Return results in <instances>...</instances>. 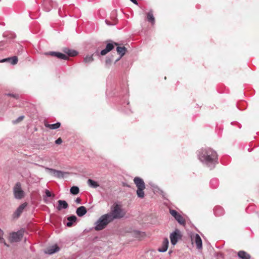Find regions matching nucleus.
I'll list each match as a JSON object with an SVG mask.
<instances>
[{
    "instance_id": "2",
    "label": "nucleus",
    "mask_w": 259,
    "mask_h": 259,
    "mask_svg": "<svg viewBox=\"0 0 259 259\" xmlns=\"http://www.w3.org/2000/svg\"><path fill=\"white\" fill-rule=\"evenodd\" d=\"M107 214L110 217V219L112 222L115 219L123 218L125 215V211L121 208L120 205L115 204L112 207L111 212Z\"/></svg>"
},
{
    "instance_id": "32",
    "label": "nucleus",
    "mask_w": 259,
    "mask_h": 259,
    "mask_svg": "<svg viewBox=\"0 0 259 259\" xmlns=\"http://www.w3.org/2000/svg\"><path fill=\"white\" fill-rule=\"evenodd\" d=\"M112 62V59L110 58H107L105 61V64L107 66H108L110 65Z\"/></svg>"
},
{
    "instance_id": "10",
    "label": "nucleus",
    "mask_w": 259,
    "mask_h": 259,
    "mask_svg": "<svg viewBox=\"0 0 259 259\" xmlns=\"http://www.w3.org/2000/svg\"><path fill=\"white\" fill-rule=\"evenodd\" d=\"M45 54L46 55H50L52 56L55 57L58 59H63L65 60H67L68 59V57L67 55L60 52L51 51L46 53Z\"/></svg>"
},
{
    "instance_id": "21",
    "label": "nucleus",
    "mask_w": 259,
    "mask_h": 259,
    "mask_svg": "<svg viewBox=\"0 0 259 259\" xmlns=\"http://www.w3.org/2000/svg\"><path fill=\"white\" fill-rule=\"evenodd\" d=\"M57 209L61 210L62 209H66L68 207V203L65 200H59L58 201Z\"/></svg>"
},
{
    "instance_id": "8",
    "label": "nucleus",
    "mask_w": 259,
    "mask_h": 259,
    "mask_svg": "<svg viewBox=\"0 0 259 259\" xmlns=\"http://www.w3.org/2000/svg\"><path fill=\"white\" fill-rule=\"evenodd\" d=\"M169 213L180 225H182L183 226L185 225V220L176 210L170 209Z\"/></svg>"
},
{
    "instance_id": "26",
    "label": "nucleus",
    "mask_w": 259,
    "mask_h": 259,
    "mask_svg": "<svg viewBox=\"0 0 259 259\" xmlns=\"http://www.w3.org/2000/svg\"><path fill=\"white\" fill-rule=\"evenodd\" d=\"M87 183L90 187L93 188H96L99 186V184L97 183V182L92 179H89L88 180Z\"/></svg>"
},
{
    "instance_id": "1",
    "label": "nucleus",
    "mask_w": 259,
    "mask_h": 259,
    "mask_svg": "<svg viewBox=\"0 0 259 259\" xmlns=\"http://www.w3.org/2000/svg\"><path fill=\"white\" fill-rule=\"evenodd\" d=\"M198 159L210 169L218 163V154L210 148H202L198 151Z\"/></svg>"
},
{
    "instance_id": "12",
    "label": "nucleus",
    "mask_w": 259,
    "mask_h": 259,
    "mask_svg": "<svg viewBox=\"0 0 259 259\" xmlns=\"http://www.w3.org/2000/svg\"><path fill=\"white\" fill-rule=\"evenodd\" d=\"M27 203L24 202L21 204L16 210V211L14 213V218H19L21 213L23 212L25 208L27 206Z\"/></svg>"
},
{
    "instance_id": "33",
    "label": "nucleus",
    "mask_w": 259,
    "mask_h": 259,
    "mask_svg": "<svg viewBox=\"0 0 259 259\" xmlns=\"http://www.w3.org/2000/svg\"><path fill=\"white\" fill-rule=\"evenodd\" d=\"M23 118H24L23 116H20L15 121H14V123H17V122L21 121L22 120H23Z\"/></svg>"
},
{
    "instance_id": "39",
    "label": "nucleus",
    "mask_w": 259,
    "mask_h": 259,
    "mask_svg": "<svg viewBox=\"0 0 259 259\" xmlns=\"http://www.w3.org/2000/svg\"><path fill=\"white\" fill-rule=\"evenodd\" d=\"M69 50V49H68V48H64L63 49V52L66 54V52H67V50Z\"/></svg>"
},
{
    "instance_id": "14",
    "label": "nucleus",
    "mask_w": 259,
    "mask_h": 259,
    "mask_svg": "<svg viewBox=\"0 0 259 259\" xmlns=\"http://www.w3.org/2000/svg\"><path fill=\"white\" fill-rule=\"evenodd\" d=\"M168 244V239L167 238H164L162 241L161 246L159 247L157 250L160 252H165L167 250Z\"/></svg>"
},
{
    "instance_id": "13",
    "label": "nucleus",
    "mask_w": 259,
    "mask_h": 259,
    "mask_svg": "<svg viewBox=\"0 0 259 259\" xmlns=\"http://www.w3.org/2000/svg\"><path fill=\"white\" fill-rule=\"evenodd\" d=\"M117 45L118 44L116 42L108 43L106 45V48L101 51L100 54L102 56L105 55L114 48V46Z\"/></svg>"
},
{
    "instance_id": "7",
    "label": "nucleus",
    "mask_w": 259,
    "mask_h": 259,
    "mask_svg": "<svg viewBox=\"0 0 259 259\" xmlns=\"http://www.w3.org/2000/svg\"><path fill=\"white\" fill-rule=\"evenodd\" d=\"M169 238L171 243L173 245H175L177 244L178 240L181 239L182 235L180 231L179 230L176 229L175 231L170 233Z\"/></svg>"
},
{
    "instance_id": "27",
    "label": "nucleus",
    "mask_w": 259,
    "mask_h": 259,
    "mask_svg": "<svg viewBox=\"0 0 259 259\" xmlns=\"http://www.w3.org/2000/svg\"><path fill=\"white\" fill-rule=\"evenodd\" d=\"M94 61L93 55H87L83 59V62L85 63H91Z\"/></svg>"
},
{
    "instance_id": "3",
    "label": "nucleus",
    "mask_w": 259,
    "mask_h": 259,
    "mask_svg": "<svg viewBox=\"0 0 259 259\" xmlns=\"http://www.w3.org/2000/svg\"><path fill=\"white\" fill-rule=\"evenodd\" d=\"M111 222H112L110 219V217L106 213L101 215L95 223L94 229L96 231L102 230Z\"/></svg>"
},
{
    "instance_id": "11",
    "label": "nucleus",
    "mask_w": 259,
    "mask_h": 259,
    "mask_svg": "<svg viewBox=\"0 0 259 259\" xmlns=\"http://www.w3.org/2000/svg\"><path fill=\"white\" fill-rule=\"evenodd\" d=\"M50 173L55 177L58 178H62L64 177V175L66 172H64L62 171L56 170L53 168H48Z\"/></svg>"
},
{
    "instance_id": "30",
    "label": "nucleus",
    "mask_w": 259,
    "mask_h": 259,
    "mask_svg": "<svg viewBox=\"0 0 259 259\" xmlns=\"http://www.w3.org/2000/svg\"><path fill=\"white\" fill-rule=\"evenodd\" d=\"M66 54L68 56L74 57L77 55V52L76 51L69 49V50H67V52H66Z\"/></svg>"
},
{
    "instance_id": "23",
    "label": "nucleus",
    "mask_w": 259,
    "mask_h": 259,
    "mask_svg": "<svg viewBox=\"0 0 259 259\" xmlns=\"http://www.w3.org/2000/svg\"><path fill=\"white\" fill-rule=\"evenodd\" d=\"M77 220L76 216L72 215L67 218L68 222L66 223V226L68 227H70L72 226L73 223L75 222Z\"/></svg>"
},
{
    "instance_id": "25",
    "label": "nucleus",
    "mask_w": 259,
    "mask_h": 259,
    "mask_svg": "<svg viewBox=\"0 0 259 259\" xmlns=\"http://www.w3.org/2000/svg\"><path fill=\"white\" fill-rule=\"evenodd\" d=\"M46 127H48L51 130H55L59 128L61 126V123L59 122H57L56 123L53 124H46Z\"/></svg>"
},
{
    "instance_id": "18",
    "label": "nucleus",
    "mask_w": 259,
    "mask_h": 259,
    "mask_svg": "<svg viewBox=\"0 0 259 259\" xmlns=\"http://www.w3.org/2000/svg\"><path fill=\"white\" fill-rule=\"evenodd\" d=\"M194 241L196 243L197 248L201 249L202 248V242L200 236L196 234L195 236Z\"/></svg>"
},
{
    "instance_id": "38",
    "label": "nucleus",
    "mask_w": 259,
    "mask_h": 259,
    "mask_svg": "<svg viewBox=\"0 0 259 259\" xmlns=\"http://www.w3.org/2000/svg\"><path fill=\"white\" fill-rule=\"evenodd\" d=\"M132 3H133L134 4L138 5V2L137 0H130Z\"/></svg>"
},
{
    "instance_id": "35",
    "label": "nucleus",
    "mask_w": 259,
    "mask_h": 259,
    "mask_svg": "<svg viewBox=\"0 0 259 259\" xmlns=\"http://www.w3.org/2000/svg\"><path fill=\"white\" fill-rule=\"evenodd\" d=\"M4 243L5 245L8 246V245H7V243L5 242L4 238L3 237H2L1 236H0V243Z\"/></svg>"
},
{
    "instance_id": "16",
    "label": "nucleus",
    "mask_w": 259,
    "mask_h": 259,
    "mask_svg": "<svg viewBox=\"0 0 259 259\" xmlns=\"http://www.w3.org/2000/svg\"><path fill=\"white\" fill-rule=\"evenodd\" d=\"M146 20L152 25H154L155 22V18L153 15V12L150 10L146 14Z\"/></svg>"
},
{
    "instance_id": "36",
    "label": "nucleus",
    "mask_w": 259,
    "mask_h": 259,
    "mask_svg": "<svg viewBox=\"0 0 259 259\" xmlns=\"http://www.w3.org/2000/svg\"><path fill=\"white\" fill-rule=\"evenodd\" d=\"M8 95L9 96L17 98L18 97V95L16 94H9Z\"/></svg>"
},
{
    "instance_id": "34",
    "label": "nucleus",
    "mask_w": 259,
    "mask_h": 259,
    "mask_svg": "<svg viewBox=\"0 0 259 259\" xmlns=\"http://www.w3.org/2000/svg\"><path fill=\"white\" fill-rule=\"evenodd\" d=\"M62 142V140L61 138H58V139H57L55 141V143L58 145L61 144Z\"/></svg>"
},
{
    "instance_id": "17",
    "label": "nucleus",
    "mask_w": 259,
    "mask_h": 259,
    "mask_svg": "<svg viewBox=\"0 0 259 259\" xmlns=\"http://www.w3.org/2000/svg\"><path fill=\"white\" fill-rule=\"evenodd\" d=\"M18 61V60L17 57L14 56L12 57L4 59L1 61V62H9L12 65H15L17 63Z\"/></svg>"
},
{
    "instance_id": "15",
    "label": "nucleus",
    "mask_w": 259,
    "mask_h": 259,
    "mask_svg": "<svg viewBox=\"0 0 259 259\" xmlns=\"http://www.w3.org/2000/svg\"><path fill=\"white\" fill-rule=\"evenodd\" d=\"M126 51L127 49L125 47H117L116 48V51L120 55V57L115 60V63L118 62L125 55Z\"/></svg>"
},
{
    "instance_id": "24",
    "label": "nucleus",
    "mask_w": 259,
    "mask_h": 259,
    "mask_svg": "<svg viewBox=\"0 0 259 259\" xmlns=\"http://www.w3.org/2000/svg\"><path fill=\"white\" fill-rule=\"evenodd\" d=\"M238 256L241 259H250V255L246 252L241 250L238 252Z\"/></svg>"
},
{
    "instance_id": "31",
    "label": "nucleus",
    "mask_w": 259,
    "mask_h": 259,
    "mask_svg": "<svg viewBox=\"0 0 259 259\" xmlns=\"http://www.w3.org/2000/svg\"><path fill=\"white\" fill-rule=\"evenodd\" d=\"M45 194H46V196L48 197H54V195L52 194L50 192V191L47 189H46L45 190Z\"/></svg>"
},
{
    "instance_id": "19",
    "label": "nucleus",
    "mask_w": 259,
    "mask_h": 259,
    "mask_svg": "<svg viewBox=\"0 0 259 259\" xmlns=\"http://www.w3.org/2000/svg\"><path fill=\"white\" fill-rule=\"evenodd\" d=\"M215 215L220 217L224 214V210L223 207L220 206H215L213 209Z\"/></svg>"
},
{
    "instance_id": "9",
    "label": "nucleus",
    "mask_w": 259,
    "mask_h": 259,
    "mask_svg": "<svg viewBox=\"0 0 259 259\" xmlns=\"http://www.w3.org/2000/svg\"><path fill=\"white\" fill-rule=\"evenodd\" d=\"M23 236V232L19 230L16 232H13L10 235V241L11 242H18L21 240Z\"/></svg>"
},
{
    "instance_id": "22",
    "label": "nucleus",
    "mask_w": 259,
    "mask_h": 259,
    "mask_svg": "<svg viewBox=\"0 0 259 259\" xmlns=\"http://www.w3.org/2000/svg\"><path fill=\"white\" fill-rule=\"evenodd\" d=\"M59 250L60 248L57 245H55L48 248L46 252L49 254H52L58 251Z\"/></svg>"
},
{
    "instance_id": "5",
    "label": "nucleus",
    "mask_w": 259,
    "mask_h": 259,
    "mask_svg": "<svg viewBox=\"0 0 259 259\" xmlns=\"http://www.w3.org/2000/svg\"><path fill=\"white\" fill-rule=\"evenodd\" d=\"M13 194L15 199L18 200L22 199L25 196V192L22 190L20 182H17L13 188Z\"/></svg>"
},
{
    "instance_id": "37",
    "label": "nucleus",
    "mask_w": 259,
    "mask_h": 259,
    "mask_svg": "<svg viewBox=\"0 0 259 259\" xmlns=\"http://www.w3.org/2000/svg\"><path fill=\"white\" fill-rule=\"evenodd\" d=\"M75 202L77 204H80L81 203V199L80 198H77L75 200Z\"/></svg>"
},
{
    "instance_id": "20",
    "label": "nucleus",
    "mask_w": 259,
    "mask_h": 259,
    "mask_svg": "<svg viewBox=\"0 0 259 259\" xmlns=\"http://www.w3.org/2000/svg\"><path fill=\"white\" fill-rule=\"evenodd\" d=\"M87 209L84 206L79 207L76 210V213L78 217H82L87 213Z\"/></svg>"
},
{
    "instance_id": "29",
    "label": "nucleus",
    "mask_w": 259,
    "mask_h": 259,
    "mask_svg": "<svg viewBox=\"0 0 259 259\" xmlns=\"http://www.w3.org/2000/svg\"><path fill=\"white\" fill-rule=\"evenodd\" d=\"M210 184L212 188H215L218 186L219 185L218 180L216 179H213L210 180Z\"/></svg>"
},
{
    "instance_id": "6",
    "label": "nucleus",
    "mask_w": 259,
    "mask_h": 259,
    "mask_svg": "<svg viewBox=\"0 0 259 259\" xmlns=\"http://www.w3.org/2000/svg\"><path fill=\"white\" fill-rule=\"evenodd\" d=\"M42 6L44 10L47 12H50L52 9L57 7L56 3L52 0H44Z\"/></svg>"
},
{
    "instance_id": "28",
    "label": "nucleus",
    "mask_w": 259,
    "mask_h": 259,
    "mask_svg": "<svg viewBox=\"0 0 259 259\" xmlns=\"http://www.w3.org/2000/svg\"><path fill=\"white\" fill-rule=\"evenodd\" d=\"M79 188L77 186H72L70 189V193L73 195L77 194L79 193Z\"/></svg>"
},
{
    "instance_id": "4",
    "label": "nucleus",
    "mask_w": 259,
    "mask_h": 259,
    "mask_svg": "<svg viewBox=\"0 0 259 259\" xmlns=\"http://www.w3.org/2000/svg\"><path fill=\"white\" fill-rule=\"evenodd\" d=\"M134 182L137 187V190L136 192L137 196L140 198H143L145 196L144 190L146 188L145 184L143 180L137 177L134 179Z\"/></svg>"
},
{
    "instance_id": "40",
    "label": "nucleus",
    "mask_w": 259,
    "mask_h": 259,
    "mask_svg": "<svg viewBox=\"0 0 259 259\" xmlns=\"http://www.w3.org/2000/svg\"><path fill=\"white\" fill-rule=\"evenodd\" d=\"M171 252H172L171 251H169V252H168L169 254H170Z\"/></svg>"
}]
</instances>
